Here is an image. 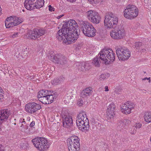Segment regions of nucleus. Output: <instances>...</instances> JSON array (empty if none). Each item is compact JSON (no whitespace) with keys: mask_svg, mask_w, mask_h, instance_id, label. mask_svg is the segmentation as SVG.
Returning <instances> with one entry per match:
<instances>
[{"mask_svg":"<svg viewBox=\"0 0 151 151\" xmlns=\"http://www.w3.org/2000/svg\"><path fill=\"white\" fill-rule=\"evenodd\" d=\"M77 23L74 20L70 19L66 22L62 29L59 30L56 34V37L59 41H63L66 45L75 42L78 38L77 29Z\"/></svg>","mask_w":151,"mask_h":151,"instance_id":"obj_1","label":"nucleus"},{"mask_svg":"<svg viewBox=\"0 0 151 151\" xmlns=\"http://www.w3.org/2000/svg\"><path fill=\"white\" fill-rule=\"evenodd\" d=\"M76 124L79 129L82 132H86L89 129V123L87 115L84 111L78 115L76 120Z\"/></svg>","mask_w":151,"mask_h":151,"instance_id":"obj_2","label":"nucleus"},{"mask_svg":"<svg viewBox=\"0 0 151 151\" xmlns=\"http://www.w3.org/2000/svg\"><path fill=\"white\" fill-rule=\"evenodd\" d=\"M100 59L106 65L113 62L115 59V54L111 49H103L98 54Z\"/></svg>","mask_w":151,"mask_h":151,"instance_id":"obj_3","label":"nucleus"},{"mask_svg":"<svg viewBox=\"0 0 151 151\" xmlns=\"http://www.w3.org/2000/svg\"><path fill=\"white\" fill-rule=\"evenodd\" d=\"M118 20L116 15L111 12L108 13L104 17V26L106 29L114 28L117 26Z\"/></svg>","mask_w":151,"mask_h":151,"instance_id":"obj_4","label":"nucleus"},{"mask_svg":"<svg viewBox=\"0 0 151 151\" xmlns=\"http://www.w3.org/2000/svg\"><path fill=\"white\" fill-rule=\"evenodd\" d=\"M79 24L82 27L83 32L86 36L92 37L95 35L96 30L91 24L81 21H79Z\"/></svg>","mask_w":151,"mask_h":151,"instance_id":"obj_5","label":"nucleus"},{"mask_svg":"<svg viewBox=\"0 0 151 151\" xmlns=\"http://www.w3.org/2000/svg\"><path fill=\"white\" fill-rule=\"evenodd\" d=\"M32 141L34 146L40 151H46L49 147L47 140L44 138L37 137L32 139Z\"/></svg>","mask_w":151,"mask_h":151,"instance_id":"obj_6","label":"nucleus"},{"mask_svg":"<svg viewBox=\"0 0 151 151\" xmlns=\"http://www.w3.org/2000/svg\"><path fill=\"white\" fill-rule=\"evenodd\" d=\"M80 139L76 136H72L68 139L67 144L69 151H79L80 149Z\"/></svg>","mask_w":151,"mask_h":151,"instance_id":"obj_7","label":"nucleus"},{"mask_svg":"<svg viewBox=\"0 0 151 151\" xmlns=\"http://www.w3.org/2000/svg\"><path fill=\"white\" fill-rule=\"evenodd\" d=\"M124 12V16L126 18L131 19L138 16V10L134 5H129L127 6Z\"/></svg>","mask_w":151,"mask_h":151,"instance_id":"obj_8","label":"nucleus"},{"mask_svg":"<svg viewBox=\"0 0 151 151\" xmlns=\"http://www.w3.org/2000/svg\"><path fill=\"white\" fill-rule=\"evenodd\" d=\"M116 54L119 60L121 61L127 60L131 55V52L128 49L121 47L116 48Z\"/></svg>","mask_w":151,"mask_h":151,"instance_id":"obj_9","label":"nucleus"},{"mask_svg":"<svg viewBox=\"0 0 151 151\" xmlns=\"http://www.w3.org/2000/svg\"><path fill=\"white\" fill-rule=\"evenodd\" d=\"M86 15L88 19L91 22L95 24L99 23L101 17L98 13L94 10H90L87 12Z\"/></svg>","mask_w":151,"mask_h":151,"instance_id":"obj_10","label":"nucleus"},{"mask_svg":"<svg viewBox=\"0 0 151 151\" xmlns=\"http://www.w3.org/2000/svg\"><path fill=\"white\" fill-rule=\"evenodd\" d=\"M110 35L113 39L119 40L122 39L125 35V31L123 28L119 27L111 31Z\"/></svg>","mask_w":151,"mask_h":151,"instance_id":"obj_11","label":"nucleus"},{"mask_svg":"<svg viewBox=\"0 0 151 151\" xmlns=\"http://www.w3.org/2000/svg\"><path fill=\"white\" fill-rule=\"evenodd\" d=\"M21 22L19 18L11 17L6 19L5 22V25L6 28H9L18 25Z\"/></svg>","mask_w":151,"mask_h":151,"instance_id":"obj_12","label":"nucleus"},{"mask_svg":"<svg viewBox=\"0 0 151 151\" xmlns=\"http://www.w3.org/2000/svg\"><path fill=\"white\" fill-rule=\"evenodd\" d=\"M115 111V105L113 103H111L108 106L106 111V117L109 122H113Z\"/></svg>","mask_w":151,"mask_h":151,"instance_id":"obj_13","label":"nucleus"},{"mask_svg":"<svg viewBox=\"0 0 151 151\" xmlns=\"http://www.w3.org/2000/svg\"><path fill=\"white\" fill-rule=\"evenodd\" d=\"M50 60L55 63L65 64L66 63L67 58L65 56L59 54H52L49 57Z\"/></svg>","mask_w":151,"mask_h":151,"instance_id":"obj_14","label":"nucleus"},{"mask_svg":"<svg viewBox=\"0 0 151 151\" xmlns=\"http://www.w3.org/2000/svg\"><path fill=\"white\" fill-rule=\"evenodd\" d=\"M41 109L40 104L34 102L28 103L25 106L26 111L31 114L34 113Z\"/></svg>","mask_w":151,"mask_h":151,"instance_id":"obj_15","label":"nucleus"},{"mask_svg":"<svg viewBox=\"0 0 151 151\" xmlns=\"http://www.w3.org/2000/svg\"><path fill=\"white\" fill-rule=\"evenodd\" d=\"M45 31L42 29H35L33 31H30L27 34L28 38L35 40L43 35L45 33Z\"/></svg>","mask_w":151,"mask_h":151,"instance_id":"obj_16","label":"nucleus"},{"mask_svg":"<svg viewBox=\"0 0 151 151\" xmlns=\"http://www.w3.org/2000/svg\"><path fill=\"white\" fill-rule=\"evenodd\" d=\"M134 107L133 104L132 103L128 101L122 104L121 107V111L122 112L126 114H130L132 111Z\"/></svg>","mask_w":151,"mask_h":151,"instance_id":"obj_17","label":"nucleus"},{"mask_svg":"<svg viewBox=\"0 0 151 151\" xmlns=\"http://www.w3.org/2000/svg\"><path fill=\"white\" fill-rule=\"evenodd\" d=\"M9 115V111L7 109L1 110L0 112V124L5 122Z\"/></svg>","mask_w":151,"mask_h":151,"instance_id":"obj_18","label":"nucleus"},{"mask_svg":"<svg viewBox=\"0 0 151 151\" xmlns=\"http://www.w3.org/2000/svg\"><path fill=\"white\" fill-rule=\"evenodd\" d=\"M73 119L72 117L68 115L65 116L63 121V126L64 127L68 128L72 125Z\"/></svg>","mask_w":151,"mask_h":151,"instance_id":"obj_19","label":"nucleus"},{"mask_svg":"<svg viewBox=\"0 0 151 151\" xmlns=\"http://www.w3.org/2000/svg\"><path fill=\"white\" fill-rule=\"evenodd\" d=\"M36 0H25L24 6L28 10H32L34 9V5Z\"/></svg>","mask_w":151,"mask_h":151,"instance_id":"obj_20","label":"nucleus"},{"mask_svg":"<svg viewBox=\"0 0 151 151\" xmlns=\"http://www.w3.org/2000/svg\"><path fill=\"white\" fill-rule=\"evenodd\" d=\"M128 120L124 119L118 121L116 125V129L121 132H123L124 127L127 125Z\"/></svg>","mask_w":151,"mask_h":151,"instance_id":"obj_21","label":"nucleus"},{"mask_svg":"<svg viewBox=\"0 0 151 151\" xmlns=\"http://www.w3.org/2000/svg\"><path fill=\"white\" fill-rule=\"evenodd\" d=\"M76 65L78 67L79 70L85 72L86 70L90 69V67L89 63H87L77 62L76 63Z\"/></svg>","mask_w":151,"mask_h":151,"instance_id":"obj_22","label":"nucleus"},{"mask_svg":"<svg viewBox=\"0 0 151 151\" xmlns=\"http://www.w3.org/2000/svg\"><path fill=\"white\" fill-rule=\"evenodd\" d=\"M92 89L91 88H87L83 90L81 93V96L86 98L90 96L92 93Z\"/></svg>","mask_w":151,"mask_h":151,"instance_id":"obj_23","label":"nucleus"},{"mask_svg":"<svg viewBox=\"0 0 151 151\" xmlns=\"http://www.w3.org/2000/svg\"><path fill=\"white\" fill-rule=\"evenodd\" d=\"M143 118L145 121L148 123L151 122V112L150 111H147L145 112Z\"/></svg>","mask_w":151,"mask_h":151,"instance_id":"obj_24","label":"nucleus"},{"mask_svg":"<svg viewBox=\"0 0 151 151\" xmlns=\"http://www.w3.org/2000/svg\"><path fill=\"white\" fill-rule=\"evenodd\" d=\"M65 78L63 77H60L58 78H55L51 81V83L52 85H58L63 82Z\"/></svg>","mask_w":151,"mask_h":151,"instance_id":"obj_25","label":"nucleus"},{"mask_svg":"<svg viewBox=\"0 0 151 151\" xmlns=\"http://www.w3.org/2000/svg\"><path fill=\"white\" fill-rule=\"evenodd\" d=\"M36 3L34 5V9L36 8L39 9L44 5V0H36Z\"/></svg>","mask_w":151,"mask_h":151,"instance_id":"obj_26","label":"nucleus"},{"mask_svg":"<svg viewBox=\"0 0 151 151\" xmlns=\"http://www.w3.org/2000/svg\"><path fill=\"white\" fill-rule=\"evenodd\" d=\"M57 96V95H55V94L50 95L48 94L47 96V100H48V102H49V104L52 102L54 99L56 98Z\"/></svg>","mask_w":151,"mask_h":151,"instance_id":"obj_27","label":"nucleus"},{"mask_svg":"<svg viewBox=\"0 0 151 151\" xmlns=\"http://www.w3.org/2000/svg\"><path fill=\"white\" fill-rule=\"evenodd\" d=\"M38 94V98L47 96L48 94V91L46 90H42L40 91Z\"/></svg>","mask_w":151,"mask_h":151,"instance_id":"obj_28","label":"nucleus"},{"mask_svg":"<svg viewBox=\"0 0 151 151\" xmlns=\"http://www.w3.org/2000/svg\"><path fill=\"white\" fill-rule=\"evenodd\" d=\"M92 63L96 67H99L100 65L101 61L100 59L97 56L94 58L92 61Z\"/></svg>","mask_w":151,"mask_h":151,"instance_id":"obj_29","label":"nucleus"},{"mask_svg":"<svg viewBox=\"0 0 151 151\" xmlns=\"http://www.w3.org/2000/svg\"><path fill=\"white\" fill-rule=\"evenodd\" d=\"M47 96L38 98V100L42 103L45 104H49V102L47 99Z\"/></svg>","mask_w":151,"mask_h":151,"instance_id":"obj_30","label":"nucleus"},{"mask_svg":"<svg viewBox=\"0 0 151 151\" xmlns=\"http://www.w3.org/2000/svg\"><path fill=\"white\" fill-rule=\"evenodd\" d=\"M142 45V43L140 42H136L134 43L133 46L134 47L137 49H139L140 47Z\"/></svg>","mask_w":151,"mask_h":151,"instance_id":"obj_31","label":"nucleus"},{"mask_svg":"<svg viewBox=\"0 0 151 151\" xmlns=\"http://www.w3.org/2000/svg\"><path fill=\"white\" fill-rule=\"evenodd\" d=\"M134 126L136 128V129H139L142 126V124L141 123L139 122H134Z\"/></svg>","mask_w":151,"mask_h":151,"instance_id":"obj_32","label":"nucleus"},{"mask_svg":"<svg viewBox=\"0 0 151 151\" xmlns=\"http://www.w3.org/2000/svg\"><path fill=\"white\" fill-rule=\"evenodd\" d=\"M89 1L90 3L92 4H97L99 2L100 0H88Z\"/></svg>","mask_w":151,"mask_h":151,"instance_id":"obj_33","label":"nucleus"},{"mask_svg":"<svg viewBox=\"0 0 151 151\" xmlns=\"http://www.w3.org/2000/svg\"><path fill=\"white\" fill-rule=\"evenodd\" d=\"M108 75V74H102L100 76V78L102 79H105L106 78V77H107Z\"/></svg>","mask_w":151,"mask_h":151,"instance_id":"obj_34","label":"nucleus"},{"mask_svg":"<svg viewBox=\"0 0 151 151\" xmlns=\"http://www.w3.org/2000/svg\"><path fill=\"white\" fill-rule=\"evenodd\" d=\"M2 90L1 88L0 87V101H1L3 98V96L2 94H1Z\"/></svg>","mask_w":151,"mask_h":151,"instance_id":"obj_35","label":"nucleus"},{"mask_svg":"<svg viewBox=\"0 0 151 151\" xmlns=\"http://www.w3.org/2000/svg\"><path fill=\"white\" fill-rule=\"evenodd\" d=\"M65 101H66V103H68L69 102V99H71V97H70V96L68 97L67 96L66 97L65 96Z\"/></svg>","mask_w":151,"mask_h":151,"instance_id":"obj_36","label":"nucleus"},{"mask_svg":"<svg viewBox=\"0 0 151 151\" xmlns=\"http://www.w3.org/2000/svg\"><path fill=\"white\" fill-rule=\"evenodd\" d=\"M49 10L50 12L54 11V8L52 7L51 5H49L48 6Z\"/></svg>","mask_w":151,"mask_h":151,"instance_id":"obj_37","label":"nucleus"},{"mask_svg":"<svg viewBox=\"0 0 151 151\" xmlns=\"http://www.w3.org/2000/svg\"><path fill=\"white\" fill-rule=\"evenodd\" d=\"M18 32H15L13 34H12L11 35V36L12 38H14L18 36Z\"/></svg>","mask_w":151,"mask_h":151,"instance_id":"obj_38","label":"nucleus"},{"mask_svg":"<svg viewBox=\"0 0 151 151\" xmlns=\"http://www.w3.org/2000/svg\"><path fill=\"white\" fill-rule=\"evenodd\" d=\"M35 125V122L34 121H32L30 123L29 126L30 127H32Z\"/></svg>","mask_w":151,"mask_h":151,"instance_id":"obj_39","label":"nucleus"},{"mask_svg":"<svg viewBox=\"0 0 151 151\" xmlns=\"http://www.w3.org/2000/svg\"><path fill=\"white\" fill-rule=\"evenodd\" d=\"M19 124H21L24 123L25 122V121L24 120V119H20L19 120Z\"/></svg>","mask_w":151,"mask_h":151,"instance_id":"obj_40","label":"nucleus"},{"mask_svg":"<svg viewBox=\"0 0 151 151\" xmlns=\"http://www.w3.org/2000/svg\"><path fill=\"white\" fill-rule=\"evenodd\" d=\"M142 80L143 81L145 80H149V82L150 83V77H149V78L146 77V78H142Z\"/></svg>","mask_w":151,"mask_h":151,"instance_id":"obj_41","label":"nucleus"},{"mask_svg":"<svg viewBox=\"0 0 151 151\" xmlns=\"http://www.w3.org/2000/svg\"><path fill=\"white\" fill-rule=\"evenodd\" d=\"M83 102V101L82 100H80V101L78 102L77 104L79 106H81Z\"/></svg>","mask_w":151,"mask_h":151,"instance_id":"obj_42","label":"nucleus"},{"mask_svg":"<svg viewBox=\"0 0 151 151\" xmlns=\"http://www.w3.org/2000/svg\"><path fill=\"white\" fill-rule=\"evenodd\" d=\"M132 129L130 131V132L131 134H134L136 133V130L135 129H134L132 131Z\"/></svg>","mask_w":151,"mask_h":151,"instance_id":"obj_43","label":"nucleus"},{"mask_svg":"<svg viewBox=\"0 0 151 151\" xmlns=\"http://www.w3.org/2000/svg\"><path fill=\"white\" fill-rule=\"evenodd\" d=\"M2 67V69L3 70H7V68L6 65H3Z\"/></svg>","mask_w":151,"mask_h":151,"instance_id":"obj_44","label":"nucleus"},{"mask_svg":"<svg viewBox=\"0 0 151 151\" xmlns=\"http://www.w3.org/2000/svg\"><path fill=\"white\" fill-rule=\"evenodd\" d=\"M25 124L26 122H25L24 123L21 124V127L24 129V127H25Z\"/></svg>","mask_w":151,"mask_h":151,"instance_id":"obj_45","label":"nucleus"},{"mask_svg":"<svg viewBox=\"0 0 151 151\" xmlns=\"http://www.w3.org/2000/svg\"><path fill=\"white\" fill-rule=\"evenodd\" d=\"M105 91H109V89L108 88V86H105Z\"/></svg>","mask_w":151,"mask_h":151,"instance_id":"obj_46","label":"nucleus"},{"mask_svg":"<svg viewBox=\"0 0 151 151\" xmlns=\"http://www.w3.org/2000/svg\"><path fill=\"white\" fill-rule=\"evenodd\" d=\"M26 120L28 122H29L30 120V118L29 116H27L26 118Z\"/></svg>","mask_w":151,"mask_h":151,"instance_id":"obj_47","label":"nucleus"},{"mask_svg":"<svg viewBox=\"0 0 151 151\" xmlns=\"http://www.w3.org/2000/svg\"><path fill=\"white\" fill-rule=\"evenodd\" d=\"M27 124H25V127H24V129H28V125H27Z\"/></svg>","mask_w":151,"mask_h":151,"instance_id":"obj_48","label":"nucleus"},{"mask_svg":"<svg viewBox=\"0 0 151 151\" xmlns=\"http://www.w3.org/2000/svg\"><path fill=\"white\" fill-rule=\"evenodd\" d=\"M63 15H63L62 14V15H61L60 16H59L57 17V18L58 19H60L62 17H63Z\"/></svg>","mask_w":151,"mask_h":151,"instance_id":"obj_49","label":"nucleus"},{"mask_svg":"<svg viewBox=\"0 0 151 151\" xmlns=\"http://www.w3.org/2000/svg\"><path fill=\"white\" fill-rule=\"evenodd\" d=\"M67 1H70V2H73L75 1L76 0H67Z\"/></svg>","mask_w":151,"mask_h":151,"instance_id":"obj_50","label":"nucleus"},{"mask_svg":"<svg viewBox=\"0 0 151 151\" xmlns=\"http://www.w3.org/2000/svg\"><path fill=\"white\" fill-rule=\"evenodd\" d=\"M0 151H3V150L2 149V145L0 144Z\"/></svg>","mask_w":151,"mask_h":151,"instance_id":"obj_51","label":"nucleus"},{"mask_svg":"<svg viewBox=\"0 0 151 151\" xmlns=\"http://www.w3.org/2000/svg\"><path fill=\"white\" fill-rule=\"evenodd\" d=\"M143 151H149V150H148V149H144Z\"/></svg>","mask_w":151,"mask_h":151,"instance_id":"obj_52","label":"nucleus"},{"mask_svg":"<svg viewBox=\"0 0 151 151\" xmlns=\"http://www.w3.org/2000/svg\"><path fill=\"white\" fill-rule=\"evenodd\" d=\"M0 70H1V71H2V69H1H1H0Z\"/></svg>","mask_w":151,"mask_h":151,"instance_id":"obj_53","label":"nucleus"},{"mask_svg":"<svg viewBox=\"0 0 151 151\" xmlns=\"http://www.w3.org/2000/svg\"><path fill=\"white\" fill-rule=\"evenodd\" d=\"M150 141L151 142V138H150Z\"/></svg>","mask_w":151,"mask_h":151,"instance_id":"obj_54","label":"nucleus"}]
</instances>
